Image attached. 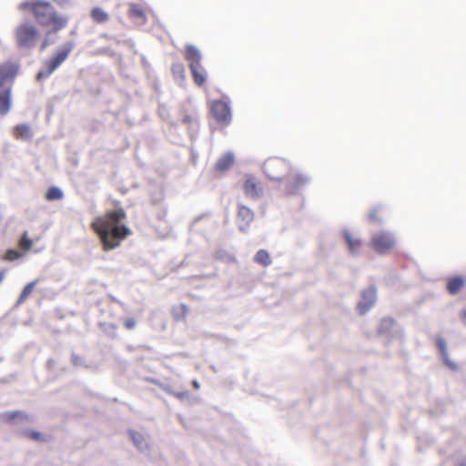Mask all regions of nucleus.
<instances>
[{
    "label": "nucleus",
    "instance_id": "1",
    "mask_svg": "<svg viewBox=\"0 0 466 466\" xmlns=\"http://www.w3.org/2000/svg\"><path fill=\"white\" fill-rule=\"evenodd\" d=\"M126 218L127 212L120 208L106 211L92 221L90 227L97 235L104 251L118 248L132 234V230L123 223Z\"/></svg>",
    "mask_w": 466,
    "mask_h": 466
},
{
    "label": "nucleus",
    "instance_id": "2",
    "mask_svg": "<svg viewBox=\"0 0 466 466\" xmlns=\"http://www.w3.org/2000/svg\"><path fill=\"white\" fill-rule=\"evenodd\" d=\"M18 9L28 13L35 21L46 31V35L65 29L69 22L67 15L60 13L47 0H25L19 4Z\"/></svg>",
    "mask_w": 466,
    "mask_h": 466
},
{
    "label": "nucleus",
    "instance_id": "3",
    "mask_svg": "<svg viewBox=\"0 0 466 466\" xmlns=\"http://www.w3.org/2000/svg\"><path fill=\"white\" fill-rule=\"evenodd\" d=\"M17 67L13 64L0 66V114L5 115L11 107V84L16 76Z\"/></svg>",
    "mask_w": 466,
    "mask_h": 466
},
{
    "label": "nucleus",
    "instance_id": "4",
    "mask_svg": "<svg viewBox=\"0 0 466 466\" xmlns=\"http://www.w3.org/2000/svg\"><path fill=\"white\" fill-rule=\"evenodd\" d=\"M184 58L188 63L193 82L198 86H203L208 78V72L202 65L201 52L192 45H187L184 49Z\"/></svg>",
    "mask_w": 466,
    "mask_h": 466
},
{
    "label": "nucleus",
    "instance_id": "5",
    "mask_svg": "<svg viewBox=\"0 0 466 466\" xmlns=\"http://www.w3.org/2000/svg\"><path fill=\"white\" fill-rule=\"evenodd\" d=\"M73 48V42H67L59 47L44 62V69L37 73L36 79L40 81L50 76L68 58Z\"/></svg>",
    "mask_w": 466,
    "mask_h": 466
},
{
    "label": "nucleus",
    "instance_id": "6",
    "mask_svg": "<svg viewBox=\"0 0 466 466\" xmlns=\"http://www.w3.org/2000/svg\"><path fill=\"white\" fill-rule=\"evenodd\" d=\"M39 37V30L31 24H22L15 29V38L20 47L31 48Z\"/></svg>",
    "mask_w": 466,
    "mask_h": 466
},
{
    "label": "nucleus",
    "instance_id": "7",
    "mask_svg": "<svg viewBox=\"0 0 466 466\" xmlns=\"http://www.w3.org/2000/svg\"><path fill=\"white\" fill-rule=\"evenodd\" d=\"M395 244V239L391 234L387 232L376 233L370 239V248L380 254L389 252Z\"/></svg>",
    "mask_w": 466,
    "mask_h": 466
},
{
    "label": "nucleus",
    "instance_id": "8",
    "mask_svg": "<svg viewBox=\"0 0 466 466\" xmlns=\"http://www.w3.org/2000/svg\"><path fill=\"white\" fill-rule=\"evenodd\" d=\"M210 112L216 121L223 126L229 124L231 120V113L229 106L222 100H214L210 103Z\"/></svg>",
    "mask_w": 466,
    "mask_h": 466
},
{
    "label": "nucleus",
    "instance_id": "9",
    "mask_svg": "<svg viewBox=\"0 0 466 466\" xmlns=\"http://www.w3.org/2000/svg\"><path fill=\"white\" fill-rule=\"evenodd\" d=\"M377 299V289L374 286H370L364 289L361 293V299L358 303V309L360 314H365L370 310Z\"/></svg>",
    "mask_w": 466,
    "mask_h": 466
},
{
    "label": "nucleus",
    "instance_id": "10",
    "mask_svg": "<svg viewBox=\"0 0 466 466\" xmlns=\"http://www.w3.org/2000/svg\"><path fill=\"white\" fill-rule=\"evenodd\" d=\"M310 178L302 173H295L291 174L289 177V180L286 184V190L289 194H295L300 189H302L308 183Z\"/></svg>",
    "mask_w": 466,
    "mask_h": 466
},
{
    "label": "nucleus",
    "instance_id": "11",
    "mask_svg": "<svg viewBox=\"0 0 466 466\" xmlns=\"http://www.w3.org/2000/svg\"><path fill=\"white\" fill-rule=\"evenodd\" d=\"M243 189L246 196L250 198L259 197L262 191L259 181L253 176L247 177L243 184Z\"/></svg>",
    "mask_w": 466,
    "mask_h": 466
},
{
    "label": "nucleus",
    "instance_id": "12",
    "mask_svg": "<svg viewBox=\"0 0 466 466\" xmlns=\"http://www.w3.org/2000/svg\"><path fill=\"white\" fill-rule=\"evenodd\" d=\"M17 420H28L29 416L21 410L5 411L0 413V420L4 423L9 424Z\"/></svg>",
    "mask_w": 466,
    "mask_h": 466
},
{
    "label": "nucleus",
    "instance_id": "13",
    "mask_svg": "<svg viewBox=\"0 0 466 466\" xmlns=\"http://www.w3.org/2000/svg\"><path fill=\"white\" fill-rule=\"evenodd\" d=\"M465 286V279L463 277L455 276L450 278L447 281V290L451 295L458 294Z\"/></svg>",
    "mask_w": 466,
    "mask_h": 466
},
{
    "label": "nucleus",
    "instance_id": "14",
    "mask_svg": "<svg viewBox=\"0 0 466 466\" xmlns=\"http://www.w3.org/2000/svg\"><path fill=\"white\" fill-rule=\"evenodd\" d=\"M234 162V157L231 154L228 153L223 155L216 163L215 168L218 172H225L228 170Z\"/></svg>",
    "mask_w": 466,
    "mask_h": 466
},
{
    "label": "nucleus",
    "instance_id": "15",
    "mask_svg": "<svg viewBox=\"0 0 466 466\" xmlns=\"http://www.w3.org/2000/svg\"><path fill=\"white\" fill-rule=\"evenodd\" d=\"M92 20L97 24H104L109 20L108 14L101 7H94L90 11Z\"/></svg>",
    "mask_w": 466,
    "mask_h": 466
},
{
    "label": "nucleus",
    "instance_id": "16",
    "mask_svg": "<svg viewBox=\"0 0 466 466\" xmlns=\"http://www.w3.org/2000/svg\"><path fill=\"white\" fill-rule=\"evenodd\" d=\"M128 15L132 18L140 20L142 23L147 21L144 9L137 4L129 5Z\"/></svg>",
    "mask_w": 466,
    "mask_h": 466
},
{
    "label": "nucleus",
    "instance_id": "17",
    "mask_svg": "<svg viewBox=\"0 0 466 466\" xmlns=\"http://www.w3.org/2000/svg\"><path fill=\"white\" fill-rule=\"evenodd\" d=\"M286 167V163L281 159H271L266 163L265 170L268 176H269L272 179H279V177L273 173V169Z\"/></svg>",
    "mask_w": 466,
    "mask_h": 466
},
{
    "label": "nucleus",
    "instance_id": "18",
    "mask_svg": "<svg viewBox=\"0 0 466 466\" xmlns=\"http://www.w3.org/2000/svg\"><path fill=\"white\" fill-rule=\"evenodd\" d=\"M254 261L263 267H268L272 263L271 257L266 249H259L254 256Z\"/></svg>",
    "mask_w": 466,
    "mask_h": 466
},
{
    "label": "nucleus",
    "instance_id": "19",
    "mask_svg": "<svg viewBox=\"0 0 466 466\" xmlns=\"http://www.w3.org/2000/svg\"><path fill=\"white\" fill-rule=\"evenodd\" d=\"M33 245L34 240L29 237L28 232H23L17 243L19 249L26 253L32 248Z\"/></svg>",
    "mask_w": 466,
    "mask_h": 466
},
{
    "label": "nucleus",
    "instance_id": "20",
    "mask_svg": "<svg viewBox=\"0 0 466 466\" xmlns=\"http://www.w3.org/2000/svg\"><path fill=\"white\" fill-rule=\"evenodd\" d=\"M437 343V346L441 353V356L443 358V360L444 362L446 363L447 366H449L451 369L452 370H456L457 369V366L455 365V363L451 362L448 359V353H447V348H446V342L443 339L441 338H439L436 341Z\"/></svg>",
    "mask_w": 466,
    "mask_h": 466
},
{
    "label": "nucleus",
    "instance_id": "21",
    "mask_svg": "<svg viewBox=\"0 0 466 466\" xmlns=\"http://www.w3.org/2000/svg\"><path fill=\"white\" fill-rule=\"evenodd\" d=\"M37 283H38V279H35L25 286V288L23 289L22 292L20 293V295L17 299L18 304H22L25 302V300L32 294V292H33L34 289L35 288V286L37 285Z\"/></svg>",
    "mask_w": 466,
    "mask_h": 466
},
{
    "label": "nucleus",
    "instance_id": "22",
    "mask_svg": "<svg viewBox=\"0 0 466 466\" xmlns=\"http://www.w3.org/2000/svg\"><path fill=\"white\" fill-rule=\"evenodd\" d=\"M22 434L25 438L34 441L45 442L46 441L45 434L35 430H25L22 432Z\"/></svg>",
    "mask_w": 466,
    "mask_h": 466
},
{
    "label": "nucleus",
    "instance_id": "23",
    "mask_svg": "<svg viewBox=\"0 0 466 466\" xmlns=\"http://www.w3.org/2000/svg\"><path fill=\"white\" fill-rule=\"evenodd\" d=\"M16 138L29 139L31 137V129L27 125H17L15 128Z\"/></svg>",
    "mask_w": 466,
    "mask_h": 466
},
{
    "label": "nucleus",
    "instance_id": "24",
    "mask_svg": "<svg viewBox=\"0 0 466 466\" xmlns=\"http://www.w3.org/2000/svg\"><path fill=\"white\" fill-rule=\"evenodd\" d=\"M238 215L246 224H249L254 218L252 210L246 206H240L238 208Z\"/></svg>",
    "mask_w": 466,
    "mask_h": 466
},
{
    "label": "nucleus",
    "instance_id": "25",
    "mask_svg": "<svg viewBox=\"0 0 466 466\" xmlns=\"http://www.w3.org/2000/svg\"><path fill=\"white\" fill-rule=\"evenodd\" d=\"M344 238L348 244V247L351 252H356L361 246L360 239L354 238L350 232H344Z\"/></svg>",
    "mask_w": 466,
    "mask_h": 466
},
{
    "label": "nucleus",
    "instance_id": "26",
    "mask_svg": "<svg viewBox=\"0 0 466 466\" xmlns=\"http://www.w3.org/2000/svg\"><path fill=\"white\" fill-rule=\"evenodd\" d=\"M188 308L185 304H179L172 309V314L176 320L184 319L187 314Z\"/></svg>",
    "mask_w": 466,
    "mask_h": 466
},
{
    "label": "nucleus",
    "instance_id": "27",
    "mask_svg": "<svg viewBox=\"0 0 466 466\" xmlns=\"http://www.w3.org/2000/svg\"><path fill=\"white\" fill-rule=\"evenodd\" d=\"M62 198H63V192L60 188H58L56 187H51L50 188H48V190L46 194V198L48 201L59 200Z\"/></svg>",
    "mask_w": 466,
    "mask_h": 466
},
{
    "label": "nucleus",
    "instance_id": "28",
    "mask_svg": "<svg viewBox=\"0 0 466 466\" xmlns=\"http://www.w3.org/2000/svg\"><path fill=\"white\" fill-rule=\"evenodd\" d=\"M24 256V252L21 250L10 248L5 253L3 259L7 261H15L21 258Z\"/></svg>",
    "mask_w": 466,
    "mask_h": 466
},
{
    "label": "nucleus",
    "instance_id": "29",
    "mask_svg": "<svg viewBox=\"0 0 466 466\" xmlns=\"http://www.w3.org/2000/svg\"><path fill=\"white\" fill-rule=\"evenodd\" d=\"M172 74L177 77H185V66L181 62H176L171 66Z\"/></svg>",
    "mask_w": 466,
    "mask_h": 466
},
{
    "label": "nucleus",
    "instance_id": "30",
    "mask_svg": "<svg viewBox=\"0 0 466 466\" xmlns=\"http://www.w3.org/2000/svg\"><path fill=\"white\" fill-rule=\"evenodd\" d=\"M124 326L127 329H133L136 326V319L128 318L124 321Z\"/></svg>",
    "mask_w": 466,
    "mask_h": 466
},
{
    "label": "nucleus",
    "instance_id": "31",
    "mask_svg": "<svg viewBox=\"0 0 466 466\" xmlns=\"http://www.w3.org/2000/svg\"><path fill=\"white\" fill-rule=\"evenodd\" d=\"M195 121V117L192 116H186L183 117L182 122L184 124H190Z\"/></svg>",
    "mask_w": 466,
    "mask_h": 466
},
{
    "label": "nucleus",
    "instance_id": "32",
    "mask_svg": "<svg viewBox=\"0 0 466 466\" xmlns=\"http://www.w3.org/2000/svg\"><path fill=\"white\" fill-rule=\"evenodd\" d=\"M50 45V42L47 38H46L42 44H41V50H45L48 46Z\"/></svg>",
    "mask_w": 466,
    "mask_h": 466
},
{
    "label": "nucleus",
    "instance_id": "33",
    "mask_svg": "<svg viewBox=\"0 0 466 466\" xmlns=\"http://www.w3.org/2000/svg\"><path fill=\"white\" fill-rule=\"evenodd\" d=\"M370 218L371 220H379L380 218L377 216V210H373L370 213Z\"/></svg>",
    "mask_w": 466,
    "mask_h": 466
},
{
    "label": "nucleus",
    "instance_id": "34",
    "mask_svg": "<svg viewBox=\"0 0 466 466\" xmlns=\"http://www.w3.org/2000/svg\"><path fill=\"white\" fill-rule=\"evenodd\" d=\"M192 385H193V387H194V389H195V390H198V389H199V387H200V385H199L198 381V380H194L192 381Z\"/></svg>",
    "mask_w": 466,
    "mask_h": 466
},
{
    "label": "nucleus",
    "instance_id": "35",
    "mask_svg": "<svg viewBox=\"0 0 466 466\" xmlns=\"http://www.w3.org/2000/svg\"><path fill=\"white\" fill-rule=\"evenodd\" d=\"M5 277V271L0 270V284L3 282Z\"/></svg>",
    "mask_w": 466,
    "mask_h": 466
},
{
    "label": "nucleus",
    "instance_id": "36",
    "mask_svg": "<svg viewBox=\"0 0 466 466\" xmlns=\"http://www.w3.org/2000/svg\"><path fill=\"white\" fill-rule=\"evenodd\" d=\"M462 320L466 324V309L462 313Z\"/></svg>",
    "mask_w": 466,
    "mask_h": 466
}]
</instances>
